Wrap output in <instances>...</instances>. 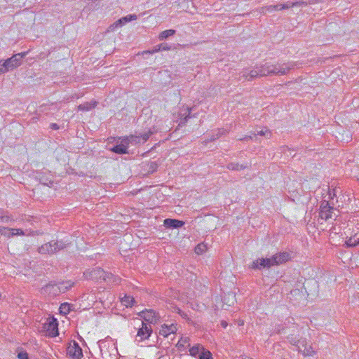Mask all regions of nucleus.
Wrapping results in <instances>:
<instances>
[{"label": "nucleus", "mask_w": 359, "mask_h": 359, "mask_svg": "<svg viewBox=\"0 0 359 359\" xmlns=\"http://www.w3.org/2000/svg\"><path fill=\"white\" fill-rule=\"evenodd\" d=\"M292 63L272 64L266 62L260 66H256L253 69H243L239 74L238 80L252 81L258 76H266L272 74L285 75L292 68Z\"/></svg>", "instance_id": "1"}, {"label": "nucleus", "mask_w": 359, "mask_h": 359, "mask_svg": "<svg viewBox=\"0 0 359 359\" xmlns=\"http://www.w3.org/2000/svg\"><path fill=\"white\" fill-rule=\"evenodd\" d=\"M290 259V255L288 252H279L273 255L271 258L259 259L254 261L251 264L253 269H261L262 268H269L272 266L278 265L287 262Z\"/></svg>", "instance_id": "2"}, {"label": "nucleus", "mask_w": 359, "mask_h": 359, "mask_svg": "<svg viewBox=\"0 0 359 359\" xmlns=\"http://www.w3.org/2000/svg\"><path fill=\"white\" fill-rule=\"evenodd\" d=\"M68 245L69 243L63 241H51L39 247L38 251L42 255H51L65 249Z\"/></svg>", "instance_id": "3"}, {"label": "nucleus", "mask_w": 359, "mask_h": 359, "mask_svg": "<svg viewBox=\"0 0 359 359\" xmlns=\"http://www.w3.org/2000/svg\"><path fill=\"white\" fill-rule=\"evenodd\" d=\"M83 276L86 279L97 281L100 280H109L113 277V274L111 273L104 271L100 267H96L95 269L86 271L83 273Z\"/></svg>", "instance_id": "4"}, {"label": "nucleus", "mask_w": 359, "mask_h": 359, "mask_svg": "<svg viewBox=\"0 0 359 359\" xmlns=\"http://www.w3.org/2000/svg\"><path fill=\"white\" fill-rule=\"evenodd\" d=\"M43 329L50 337H56L58 334V323L54 318L47 319L43 324Z\"/></svg>", "instance_id": "5"}, {"label": "nucleus", "mask_w": 359, "mask_h": 359, "mask_svg": "<svg viewBox=\"0 0 359 359\" xmlns=\"http://www.w3.org/2000/svg\"><path fill=\"white\" fill-rule=\"evenodd\" d=\"M67 354L72 359H81L83 357V351L79 344L73 341L67 347Z\"/></svg>", "instance_id": "6"}, {"label": "nucleus", "mask_w": 359, "mask_h": 359, "mask_svg": "<svg viewBox=\"0 0 359 359\" xmlns=\"http://www.w3.org/2000/svg\"><path fill=\"white\" fill-rule=\"evenodd\" d=\"M152 332V329L150 325L142 322V327L139 328L136 336V340L142 341L148 339Z\"/></svg>", "instance_id": "7"}, {"label": "nucleus", "mask_w": 359, "mask_h": 359, "mask_svg": "<svg viewBox=\"0 0 359 359\" xmlns=\"http://www.w3.org/2000/svg\"><path fill=\"white\" fill-rule=\"evenodd\" d=\"M2 62L6 72L18 67L22 64V62L19 60L15 54L12 57L2 60Z\"/></svg>", "instance_id": "8"}, {"label": "nucleus", "mask_w": 359, "mask_h": 359, "mask_svg": "<svg viewBox=\"0 0 359 359\" xmlns=\"http://www.w3.org/2000/svg\"><path fill=\"white\" fill-rule=\"evenodd\" d=\"M141 316L149 325L157 323L159 315L154 310H145L142 311Z\"/></svg>", "instance_id": "9"}, {"label": "nucleus", "mask_w": 359, "mask_h": 359, "mask_svg": "<svg viewBox=\"0 0 359 359\" xmlns=\"http://www.w3.org/2000/svg\"><path fill=\"white\" fill-rule=\"evenodd\" d=\"M41 292L43 294L55 297L60 294L57 284L55 283H49L41 288Z\"/></svg>", "instance_id": "10"}, {"label": "nucleus", "mask_w": 359, "mask_h": 359, "mask_svg": "<svg viewBox=\"0 0 359 359\" xmlns=\"http://www.w3.org/2000/svg\"><path fill=\"white\" fill-rule=\"evenodd\" d=\"M128 143L126 142L123 137L121 139V142L118 144L114 146L111 149V151L118 154H128Z\"/></svg>", "instance_id": "11"}, {"label": "nucleus", "mask_w": 359, "mask_h": 359, "mask_svg": "<svg viewBox=\"0 0 359 359\" xmlns=\"http://www.w3.org/2000/svg\"><path fill=\"white\" fill-rule=\"evenodd\" d=\"M163 224L166 228L178 229L182 227L184 224V222L176 219L168 218L164 220Z\"/></svg>", "instance_id": "12"}, {"label": "nucleus", "mask_w": 359, "mask_h": 359, "mask_svg": "<svg viewBox=\"0 0 359 359\" xmlns=\"http://www.w3.org/2000/svg\"><path fill=\"white\" fill-rule=\"evenodd\" d=\"M0 233L2 235H8V236H13L18 235H24V232L20 229H6L0 227Z\"/></svg>", "instance_id": "13"}, {"label": "nucleus", "mask_w": 359, "mask_h": 359, "mask_svg": "<svg viewBox=\"0 0 359 359\" xmlns=\"http://www.w3.org/2000/svg\"><path fill=\"white\" fill-rule=\"evenodd\" d=\"M137 19V16L136 15L130 14V15H128L119 19L112 26H114L115 27H121L125 23L133 21V20H135Z\"/></svg>", "instance_id": "14"}, {"label": "nucleus", "mask_w": 359, "mask_h": 359, "mask_svg": "<svg viewBox=\"0 0 359 359\" xmlns=\"http://www.w3.org/2000/svg\"><path fill=\"white\" fill-rule=\"evenodd\" d=\"M191 108L187 107L180 113L179 126H184L188 119L191 117Z\"/></svg>", "instance_id": "15"}, {"label": "nucleus", "mask_w": 359, "mask_h": 359, "mask_svg": "<svg viewBox=\"0 0 359 359\" xmlns=\"http://www.w3.org/2000/svg\"><path fill=\"white\" fill-rule=\"evenodd\" d=\"M177 331V327L174 324L170 325H164L161 327L159 333L164 337H167L171 333H175Z\"/></svg>", "instance_id": "16"}, {"label": "nucleus", "mask_w": 359, "mask_h": 359, "mask_svg": "<svg viewBox=\"0 0 359 359\" xmlns=\"http://www.w3.org/2000/svg\"><path fill=\"white\" fill-rule=\"evenodd\" d=\"M304 342H305L304 341H302L301 342V344H300V345H302L304 347V349H302L300 348V346H298V351H299V352L302 353V354L304 356H312V355H313L315 354V351H313V348L311 346H307L306 344H305Z\"/></svg>", "instance_id": "17"}, {"label": "nucleus", "mask_w": 359, "mask_h": 359, "mask_svg": "<svg viewBox=\"0 0 359 359\" xmlns=\"http://www.w3.org/2000/svg\"><path fill=\"white\" fill-rule=\"evenodd\" d=\"M334 205L330 206V208H326L325 210H319V216L322 219L327 220L332 217L333 213V208Z\"/></svg>", "instance_id": "18"}, {"label": "nucleus", "mask_w": 359, "mask_h": 359, "mask_svg": "<svg viewBox=\"0 0 359 359\" xmlns=\"http://www.w3.org/2000/svg\"><path fill=\"white\" fill-rule=\"evenodd\" d=\"M57 284L58 290H60V294L66 292L74 285V283L70 280L58 283Z\"/></svg>", "instance_id": "19"}, {"label": "nucleus", "mask_w": 359, "mask_h": 359, "mask_svg": "<svg viewBox=\"0 0 359 359\" xmlns=\"http://www.w3.org/2000/svg\"><path fill=\"white\" fill-rule=\"evenodd\" d=\"M123 138L126 140V142L128 143V147H129V144L136 145L138 144H142L141 137H140V135H131L128 137H124Z\"/></svg>", "instance_id": "20"}, {"label": "nucleus", "mask_w": 359, "mask_h": 359, "mask_svg": "<svg viewBox=\"0 0 359 359\" xmlns=\"http://www.w3.org/2000/svg\"><path fill=\"white\" fill-rule=\"evenodd\" d=\"M285 6H287V3L280 4H276V5H270V6H266L264 8V9H265L266 12L272 13L276 11H281L283 9H288V7H285Z\"/></svg>", "instance_id": "21"}, {"label": "nucleus", "mask_w": 359, "mask_h": 359, "mask_svg": "<svg viewBox=\"0 0 359 359\" xmlns=\"http://www.w3.org/2000/svg\"><path fill=\"white\" fill-rule=\"evenodd\" d=\"M190 339L189 337H183L182 336L181 338L179 339L177 344H176V346L179 350L184 349L186 346H190Z\"/></svg>", "instance_id": "22"}, {"label": "nucleus", "mask_w": 359, "mask_h": 359, "mask_svg": "<svg viewBox=\"0 0 359 359\" xmlns=\"http://www.w3.org/2000/svg\"><path fill=\"white\" fill-rule=\"evenodd\" d=\"M175 34V30L174 29H166L161 32L159 34L158 39L161 41L165 40L169 36H171Z\"/></svg>", "instance_id": "23"}, {"label": "nucleus", "mask_w": 359, "mask_h": 359, "mask_svg": "<svg viewBox=\"0 0 359 359\" xmlns=\"http://www.w3.org/2000/svg\"><path fill=\"white\" fill-rule=\"evenodd\" d=\"M359 244V236L355 234L353 236L349 238L346 241V245L348 247H355Z\"/></svg>", "instance_id": "24"}, {"label": "nucleus", "mask_w": 359, "mask_h": 359, "mask_svg": "<svg viewBox=\"0 0 359 359\" xmlns=\"http://www.w3.org/2000/svg\"><path fill=\"white\" fill-rule=\"evenodd\" d=\"M203 346L200 344H196L191 348H189V353L191 356L196 357L198 354H200Z\"/></svg>", "instance_id": "25"}, {"label": "nucleus", "mask_w": 359, "mask_h": 359, "mask_svg": "<svg viewBox=\"0 0 359 359\" xmlns=\"http://www.w3.org/2000/svg\"><path fill=\"white\" fill-rule=\"evenodd\" d=\"M134 302L133 297L125 295L121 298V304L126 307L132 306Z\"/></svg>", "instance_id": "26"}, {"label": "nucleus", "mask_w": 359, "mask_h": 359, "mask_svg": "<svg viewBox=\"0 0 359 359\" xmlns=\"http://www.w3.org/2000/svg\"><path fill=\"white\" fill-rule=\"evenodd\" d=\"M247 165L239 164L238 163H230L227 165L228 169L232 170H241L245 169Z\"/></svg>", "instance_id": "27"}, {"label": "nucleus", "mask_w": 359, "mask_h": 359, "mask_svg": "<svg viewBox=\"0 0 359 359\" xmlns=\"http://www.w3.org/2000/svg\"><path fill=\"white\" fill-rule=\"evenodd\" d=\"M207 250V245L203 243H201L196 246L194 251L197 255H201L203 252H205Z\"/></svg>", "instance_id": "28"}, {"label": "nucleus", "mask_w": 359, "mask_h": 359, "mask_svg": "<svg viewBox=\"0 0 359 359\" xmlns=\"http://www.w3.org/2000/svg\"><path fill=\"white\" fill-rule=\"evenodd\" d=\"M70 307H71V305L69 303L65 302V303L61 304V305L60 306V308H59L60 313L65 314V315L69 313L71 310Z\"/></svg>", "instance_id": "29"}, {"label": "nucleus", "mask_w": 359, "mask_h": 359, "mask_svg": "<svg viewBox=\"0 0 359 359\" xmlns=\"http://www.w3.org/2000/svg\"><path fill=\"white\" fill-rule=\"evenodd\" d=\"M95 106V104H90V103H85V104H81L80 105L78 106V109L80 110V111H90V109H92L93 108H94Z\"/></svg>", "instance_id": "30"}, {"label": "nucleus", "mask_w": 359, "mask_h": 359, "mask_svg": "<svg viewBox=\"0 0 359 359\" xmlns=\"http://www.w3.org/2000/svg\"><path fill=\"white\" fill-rule=\"evenodd\" d=\"M199 359H212V353L210 351L205 350V348H202L199 355Z\"/></svg>", "instance_id": "31"}, {"label": "nucleus", "mask_w": 359, "mask_h": 359, "mask_svg": "<svg viewBox=\"0 0 359 359\" xmlns=\"http://www.w3.org/2000/svg\"><path fill=\"white\" fill-rule=\"evenodd\" d=\"M226 130L224 129H218L216 132L213 133L211 135V137L210 139V141H214L221 137L224 134Z\"/></svg>", "instance_id": "32"}, {"label": "nucleus", "mask_w": 359, "mask_h": 359, "mask_svg": "<svg viewBox=\"0 0 359 359\" xmlns=\"http://www.w3.org/2000/svg\"><path fill=\"white\" fill-rule=\"evenodd\" d=\"M287 339H288L290 343L294 346H296L298 347V346H299L298 344H301L302 341H300L298 337L294 334H291V335L288 336Z\"/></svg>", "instance_id": "33"}, {"label": "nucleus", "mask_w": 359, "mask_h": 359, "mask_svg": "<svg viewBox=\"0 0 359 359\" xmlns=\"http://www.w3.org/2000/svg\"><path fill=\"white\" fill-rule=\"evenodd\" d=\"M337 189H330L329 188V191H328V199L329 201L332 203V205H334V197L337 196Z\"/></svg>", "instance_id": "34"}, {"label": "nucleus", "mask_w": 359, "mask_h": 359, "mask_svg": "<svg viewBox=\"0 0 359 359\" xmlns=\"http://www.w3.org/2000/svg\"><path fill=\"white\" fill-rule=\"evenodd\" d=\"M306 5V2H305V1H294V2L287 1V6H285V7H288V8H290L296 7V6H304Z\"/></svg>", "instance_id": "35"}, {"label": "nucleus", "mask_w": 359, "mask_h": 359, "mask_svg": "<svg viewBox=\"0 0 359 359\" xmlns=\"http://www.w3.org/2000/svg\"><path fill=\"white\" fill-rule=\"evenodd\" d=\"M148 169H147V171L149 173H153L154 172H156L158 169V164L155 161H152V162H150L148 165Z\"/></svg>", "instance_id": "36"}, {"label": "nucleus", "mask_w": 359, "mask_h": 359, "mask_svg": "<svg viewBox=\"0 0 359 359\" xmlns=\"http://www.w3.org/2000/svg\"><path fill=\"white\" fill-rule=\"evenodd\" d=\"M152 133H153V132L149 130L148 132L144 133L143 134H141L140 135V137H141L142 144H143L145 142H147L148 140V139L149 138V137L151 135Z\"/></svg>", "instance_id": "37"}, {"label": "nucleus", "mask_w": 359, "mask_h": 359, "mask_svg": "<svg viewBox=\"0 0 359 359\" xmlns=\"http://www.w3.org/2000/svg\"><path fill=\"white\" fill-rule=\"evenodd\" d=\"M332 205V203L330 201L327 200H323L321 201L320 205V210H325L326 208H330V206Z\"/></svg>", "instance_id": "38"}, {"label": "nucleus", "mask_w": 359, "mask_h": 359, "mask_svg": "<svg viewBox=\"0 0 359 359\" xmlns=\"http://www.w3.org/2000/svg\"><path fill=\"white\" fill-rule=\"evenodd\" d=\"M161 50V48H160V46H159V44L158 45H156V46L154 47V48L151 50H147V51H144L142 53V54H154V53H156L158 51Z\"/></svg>", "instance_id": "39"}, {"label": "nucleus", "mask_w": 359, "mask_h": 359, "mask_svg": "<svg viewBox=\"0 0 359 359\" xmlns=\"http://www.w3.org/2000/svg\"><path fill=\"white\" fill-rule=\"evenodd\" d=\"M28 53H29V51H25V52L19 53H17L15 55L17 56V57L19 59V60L22 62V59L27 56Z\"/></svg>", "instance_id": "40"}, {"label": "nucleus", "mask_w": 359, "mask_h": 359, "mask_svg": "<svg viewBox=\"0 0 359 359\" xmlns=\"http://www.w3.org/2000/svg\"><path fill=\"white\" fill-rule=\"evenodd\" d=\"M19 359H28V353L26 351H21L18 354Z\"/></svg>", "instance_id": "41"}, {"label": "nucleus", "mask_w": 359, "mask_h": 359, "mask_svg": "<svg viewBox=\"0 0 359 359\" xmlns=\"http://www.w3.org/2000/svg\"><path fill=\"white\" fill-rule=\"evenodd\" d=\"M159 46H160L161 50H168L170 49V46L166 43H161V44H159Z\"/></svg>", "instance_id": "42"}, {"label": "nucleus", "mask_w": 359, "mask_h": 359, "mask_svg": "<svg viewBox=\"0 0 359 359\" xmlns=\"http://www.w3.org/2000/svg\"><path fill=\"white\" fill-rule=\"evenodd\" d=\"M267 133H269L270 134V131H269L268 130H259L257 132V134H255V135H260V136H264V135H266Z\"/></svg>", "instance_id": "43"}, {"label": "nucleus", "mask_w": 359, "mask_h": 359, "mask_svg": "<svg viewBox=\"0 0 359 359\" xmlns=\"http://www.w3.org/2000/svg\"><path fill=\"white\" fill-rule=\"evenodd\" d=\"M6 69L4 68V63L2 60L0 61V74L6 73Z\"/></svg>", "instance_id": "44"}, {"label": "nucleus", "mask_w": 359, "mask_h": 359, "mask_svg": "<svg viewBox=\"0 0 359 359\" xmlns=\"http://www.w3.org/2000/svg\"><path fill=\"white\" fill-rule=\"evenodd\" d=\"M50 128L52 130H58L60 127H59V126L57 123H51L50 125Z\"/></svg>", "instance_id": "45"}, {"label": "nucleus", "mask_w": 359, "mask_h": 359, "mask_svg": "<svg viewBox=\"0 0 359 359\" xmlns=\"http://www.w3.org/2000/svg\"><path fill=\"white\" fill-rule=\"evenodd\" d=\"M0 218H1L2 222H7L8 220V216H1V215H0Z\"/></svg>", "instance_id": "46"}, {"label": "nucleus", "mask_w": 359, "mask_h": 359, "mask_svg": "<svg viewBox=\"0 0 359 359\" xmlns=\"http://www.w3.org/2000/svg\"><path fill=\"white\" fill-rule=\"evenodd\" d=\"M252 139V136H245L243 139H241V140H245V141H249V140H250Z\"/></svg>", "instance_id": "47"}, {"label": "nucleus", "mask_w": 359, "mask_h": 359, "mask_svg": "<svg viewBox=\"0 0 359 359\" xmlns=\"http://www.w3.org/2000/svg\"><path fill=\"white\" fill-rule=\"evenodd\" d=\"M221 325H222V326L224 328H225V327H227V325H228V324H227V323H226V321L222 320V321L221 322Z\"/></svg>", "instance_id": "48"}, {"label": "nucleus", "mask_w": 359, "mask_h": 359, "mask_svg": "<svg viewBox=\"0 0 359 359\" xmlns=\"http://www.w3.org/2000/svg\"><path fill=\"white\" fill-rule=\"evenodd\" d=\"M40 182H41V183H42L43 184H46V185L48 184L47 182H43V180L42 179H40Z\"/></svg>", "instance_id": "49"}]
</instances>
